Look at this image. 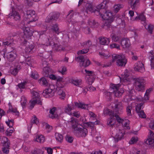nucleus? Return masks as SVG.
<instances>
[{"label": "nucleus", "instance_id": "f257e3e1", "mask_svg": "<svg viewBox=\"0 0 154 154\" xmlns=\"http://www.w3.org/2000/svg\"><path fill=\"white\" fill-rule=\"evenodd\" d=\"M67 122L70 124L74 129L73 133L78 137H85L88 134L87 129L85 128H79L78 126L77 119L75 118L72 117Z\"/></svg>", "mask_w": 154, "mask_h": 154}, {"label": "nucleus", "instance_id": "f03ea898", "mask_svg": "<svg viewBox=\"0 0 154 154\" xmlns=\"http://www.w3.org/2000/svg\"><path fill=\"white\" fill-rule=\"evenodd\" d=\"M75 106L74 104H72L70 105L69 104H68L65 107L64 110L65 112L68 113L69 115H72V113L71 111L75 108V106L78 108H80L82 109H88V104H85L83 103H78L77 102H75Z\"/></svg>", "mask_w": 154, "mask_h": 154}, {"label": "nucleus", "instance_id": "7ed1b4c3", "mask_svg": "<svg viewBox=\"0 0 154 154\" xmlns=\"http://www.w3.org/2000/svg\"><path fill=\"white\" fill-rule=\"evenodd\" d=\"M112 62H114L116 60V64L118 66L125 67L127 63V60L123 54H116L112 56Z\"/></svg>", "mask_w": 154, "mask_h": 154}, {"label": "nucleus", "instance_id": "20e7f679", "mask_svg": "<svg viewBox=\"0 0 154 154\" xmlns=\"http://www.w3.org/2000/svg\"><path fill=\"white\" fill-rule=\"evenodd\" d=\"M136 90L138 91H143L145 90L146 81L142 78H137L134 79Z\"/></svg>", "mask_w": 154, "mask_h": 154}, {"label": "nucleus", "instance_id": "39448f33", "mask_svg": "<svg viewBox=\"0 0 154 154\" xmlns=\"http://www.w3.org/2000/svg\"><path fill=\"white\" fill-rule=\"evenodd\" d=\"M110 88L113 90V93L114 95L118 97H120L124 92V88H121L120 85L112 84L110 85Z\"/></svg>", "mask_w": 154, "mask_h": 154}, {"label": "nucleus", "instance_id": "423d86ee", "mask_svg": "<svg viewBox=\"0 0 154 154\" xmlns=\"http://www.w3.org/2000/svg\"><path fill=\"white\" fill-rule=\"evenodd\" d=\"M32 98L29 101L30 108L31 109L34 107L36 104L42 105V102L40 100L39 94L36 92L33 91L32 92Z\"/></svg>", "mask_w": 154, "mask_h": 154}, {"label": "nucleus", "instance_id": "0eeeda50", "mask_svg": "<svg viewBox=\"0 0 154 154\" xmlns=\"http://www.w3.org/2000/svg\"><path fill=\"white\" fill-rule=\"evenodd\" d=\"M26 18L29 19L27 23L35 21L38 19V17L35 14V12L32 10H27L26 12Z\"/></svg>", "mask_w": 154, "mask_h": 154}, {"label": "nucleus", "instance_id": "6e6552de", "mask_svg": "<svg viewBox=\"0 0 154 154\" xmlns=\"http://www.w3.org/2000/svg\"><path fill=\"white\" fill-rule=\"evenodd\" d=\"M114 111L115 113L119 115L122 114L123 112V106L122 103L119 101L118 100H116L114 101Z\"/></svg>", "mask_w": 154, "mask_h": 154}, {"label": "nucleus", "instance_id": "1a4fd4ad", "mask_svg": "<svg viewBox=\"0 0 154 154\" xmlns=\"http://www.w3.org/2000/svg\"><path fill=\"white\" fill-rule=\"evenodd\" d=\"M85 71L86 72V78L87 79L86 82L87 83L90 84H92L96 78V75H95L94 72L87 70L85 69Z\"/></svg>", "mask_w": 154, "mask_h": 154}, {"label": "nucleus", "instance_id": "9d476101", "mask_svg": "<svg viewBox=\"0 0 154 154\" xmlns=\"http://www.w3.org/2000/svg\"><path fill=\"white\" fill-rule=\"evenodd\" d=\"M59 14L56 12H52L50 13L47 17L45 22L47 23H52L56 21L59 18Z\"/></svg>", "mask_w": 154, "mask_h": 154}, {"label": "nucleus", "instance_id": "9b49d317", "mask_svg": "<svg viewBox=\"0 0 154 154\" xmlns=\"http://www.w3.org/2000/svg\"><path fill=\"white\" fill-rule=\"evenodd\" d=\"M58 38L56 37H50L49 38H46V40H47L48 41L46 45L47 46H52L54 48L55 46H57V43H58Z\"/></svg>", "mask_w": 154, "mask_h": 154}, {"label": "nucleus", "instance_id": "f8f14e48", "mask_svg": "<svg viewBox=\"0 0 154 154\" xmlns=\"http://www.w3.org/2000/svg\"><path fill=\"white\" fill-rule=\"evenodd\" d=\"M54 90L50 88L45 89L43 91L42 94L45 98L52 97L54 95Z\"/></svg>", "mask_w": 154, "mask_h": 154}, {"label": "nucleus", "instance_id": "ddd939ff", "mask_svg": "<svg viewBox=\"0 0 154 154\" xmlns=\"http://www.w3.org/2000/svg\"><path fill=\"white\" fill-rule=\"evenodd\" d=\"M134 66V69L135 71L143 72L145 70L143 65L142 62H138L135 63Z\"/></svg>", "mask_w": 154, "mask_h": 154}, {"label": "nucleus", "instance_id": "4468645a", "mask_svg": "<svg viewBox=\"0 0 154 154\" xmlns=\"http://www.w3.org/2000/svg\"><path fill=\"white\" fill-rule=\"evenodd\" d=\"M9 17L16 21L19 20L20 19L21 16L16 11L12 10L11 13L9 14Z\"/></svg>", "mask_w": 154, "mask_h": 154}, {"label": "nucleus", "instance_id": "2eb2a0df", "mask_svg": "<svg viewBox=\"0 0 154 154\" xmlns=\"http://www.w3.org/2000/svg\"><path fill=\"white\" fill-rule=\"evenodd\" d=\"M33 32L29 28L27 27H25L24 29V35L23 37L24 38L29 39L30 38L31 36L32 35Z\"/></svg>", "mask_w": 154, "mask_h": 154}, {"label": "nucleus", "instance_id": "dca6fc26", "mask_svg": "<svg viewBox=\"0 0 154 154\" xmlns=\"http://www.w3.org/2000/svg\"><path fill=\"white\" fill-rule=\"evenodd\" d=\"M150 137L147 139L145 141V143L148 145H152L154 142V133L151 130H149Z\"/></svg>", "mask_w": 154, "mask_h": 154}, {"label": "nucleus", "instance_id": "f3484780", "mask_svg": "<svg viewBox=\"0 0 154 154\" xmlns=\"http://www.w3.org/2000/svg\"><path fill=\"white\" fill-rule=\"evenodd\" d=\"M105 12L103 13L102 18L104 20H111L113 19V15L109 11H107L106 10Z\"/></svg>", "mask_w": 154, "mask_h": 154}, {"label": "nucleus", "instance_id": "a211bd4d", "mask_svg": "<svg viewBox=\"0 0 154 154\" xmlns=\"http://www.w3.org/2000/svg\"><path fill=\"white\" fill-rule=\"evenodd\" d=\"M121 44L123 48H128L130 45V40L127 38H123L121 40Z\"/></svg>", "mask_w": 154, "mask_h": 154}, {"label": "nucleus", "instance_id": "6ab92c4d", "mask_svg": "<svg viewBox=\"0 0 154 154\" xmlns=\"http://www.w3.org/2000/svg\"><path fill=\"white\" fill-rule=\"evenodd\" d=\"M52 73L53 71L49 67H45L43 69L42 74L45 77H48Z\"/></svg>", "mask_w": 154, "mask_h": 154}, {"label": "nucleus", "instance_id": "aec40b11", "mask_svg": "<svg viewBox=\"0 0 154 154\" xmlns=\"http://www.w3.org/2000/svg\"><path fill=\"white\" fill-rule=\"evenodd\" d=\"M106 21L103 23V28L107 29H108L111 27V23L113 21L114 19L111 20H105Z\"/></svg>", "mask_w": 154, "mask_h": 154}, {"label": "nucleus", "instance_id": "412c9836", "mask_svg": "<svg viewBox=\"0 0 154 154\" xmlns=\"http://www.w3.org/2000/svg\"><path fill=\"white\" fill-rule=\"evenodd\" d=\"M56 107H54L50 109L49 113L51 114L49 115V116L52 119L57 118L58 116L57 114L55 113V111H56Z\"/></svg>", "mask_w": 154, "mask_h": 154}, {"label": "nucleus", "instance_id": "4be33fe9", "mask_svg": "<svg viewBox=\"0 0 154 154\" xmlns=\"http://www.w3.org/2000/svg\"><path fill=\"white\" fill-rule=\"evenodd\" d=\"M38 82L41 85L47 86L48 85V82L47 80L45 77H42L39 79Z\"/></svg>", "mask_w": 154, "mask_h": 154}, {"label": "nucleus", "instance_id": "5701e85b", "mask_svg": "<svg viewBox=\"0 0 154 154\" xmlns=\"http://www.w3.org/2000/svg\"><path fill=\"white\" fill-rule=\"evenodd\" d=\"M116 120L114 118V116H112L108 119L107 122L108 125L109 126L112 127L115 124Z\"/></svg>", "mask_w": 154, "mask_h": 154}, {"label": "nucleus", "instance_id": "b1692460", "mask_svg": "<svg viewBox=\"0 0 154 154\" xmlns=\"http://www.w3.org/2000/svg\"><path fill=\"white\" fill-rule=\"evenodd\" d=\"M124 133L122 130L119 131L115 136V138L117 139V141L121 140L124 137Z\"/></svg>", "mask_w": 154, "mask_h": 154}, {"label": "nucleus", "instance_id": "393cba45", "mask_svg": "<svg viewBox=\"0 0 154 154\" xmlns=\"http://www.w3.org/2000/svg\"><path fill=\"white\" fill-rule=\"evenodd\" d=\"M99 42L100 44L103 45H107L108 42H107V38L103 37H100L99 38Z\"/></svg>", "mask_w": 154, "mask_h": 154}, {"label": "nucleus", "instance_id": "a878e982", "mask_svg": "<svg viewBox=\"0 0 154 154\" xmlns=\"http://www.w3.org/2000/svg\"><path fill=\"white\" fill-rule=\"evenodd\" d=\"M3 140V147H6V148H10V141L7 137H4L2 138Z\"/></svg>", "mask_w": 154, "mask_h": 154}, {"label": "nucleus", "instance_id": "bb28decb", "mask_svg": "<svg viewBox=\"0 0 154 154\" xmlns=\"http://www.w3.org/2000/svg\"><path fill=\"white\" fill-rule=\"evenodd\" d=\"M106 6V3H104V2H102L100 4L96 7V8L98 10H101L103 13H104L105 11L106 10L104 9Z\"/></svg>", "mask_w": 154, "mask_h": 154}, {"label": "nucleus", "instance_id": "cd10ccee", "mask_svg": "<svg viewBox=\"0 0 154 154\" xmlns=\"http://www.w3.org/2000/svg\"><path fill=\"white\" fill-rule=\"evenodd\" d=\"M7 56V58L9 59V61L12 62L15 59L16 54L13 52H11Z\"/></svg>", "mask_w": 154, "mask_h": 154}, {"label": "nucleus", "instance_id": "c85d7f7f", "mask_svg": "<svg viewBox=\"0 0 154 154\" xmlns=\"http://www.w3.org/2000/svg\"><path fill=\"white\" fill-rule=\"evenodd\" d=\"M52 30H53L55 32L56 34L58 35L60 32L59 31V29L58 28V25L56 23L55 24H53L51 28Z\"/></svg>", "mask_w": 154, "mask_h": 154}, {"label": "nucleus", "instance_id": "c756f323", "mask_svg": "<svg viewBox=\"0 0 154 154\" xmlns=\"http://www.w3.org/2000/svg\"><path fill=\"white\" fill-rule=\"evenodd\" d=\"M45 140V137L42 135H38L35 139L36 141L40 143H43Z\"/></svg>", "mask_w": 154, "mask_h": 154}, {"label": "nucleus", "instance_id": "7c9ffc66", "mask_svg": "<svg viewBox=\"0 0 154 154\" xmlns=\"http://www.w3.org/2000/svg\"><path fill=\"white\" fill-rule=\"evenodd\" d=\"M86 8V11L88 13V11H89L91 12L94 11V8L92 7V5L89 3H87L85 6Z\"/></svg>", "mask_w": 154, "mask_h": 154}, {"label": "nucleus", "instance_id": "2f4dec72", "mask_svg": "<svg viewBox=\"0 0 154 154\" xmlns=\"http://www.w3.org/2000/svg\"><path fill=\"white\" fill-rule=\"evenodd\" d=\"M131 7L132 9L134 8L136 5L139 2V0H130Z\"/></svg>", "mask_w": 154, "mask_h": 154}, {"label": "nucleus", "instance_id": "473e14b6", "mask_svg": "<svg viewBox=\"0 0 154 154\" xmlns=\"http://www.w3.org/2000/svg\"><path fill=\"white\" fill-rule=\"evenodd\" d=\"M92 12H94L95 14L97 16L100 15V17H102V16L103 15V12L101 11V10H98L97 9L94 8V11H92Z\"/></svg>", "mask_w": 154, "mask_h": 154}, {"label": "nucleus", "instance_id": "72a5a7b5", "mask_svg": "<svg viewBox=\"0 0 154 154\" xmlns=\"http://www.w3.org/2000/svg\"><path fill=\"white\" fill-rule=\"evenodd\" d=\"M39 121L38 119L36 118V116H34V118L32 119L31 122V125L30 128H32L33 124H35L36 125H37Z\"/></svg>", "mask_w": 154, "mask_h": 154}, {"label": "nucleus", "instance_id": "f704fd0d", "mask_svg": "<svg viewBox=\"0 0 154 154\" xmlns=\"http://www.w3.org/2000/svg\"><path fill=\"white\" fill-rule=\"evenodd\" d=\"M104 94L105 95V97L109 101L112 100V93H110L109 92L106 91L104 92Z\"/></svg>", "mask_w": 154, "mask_h": 154}, {"label": "nucleus", "instance_id": "c9c22d12", "mask_svg": "<svg viewBox=\"0 0 154 154\" xmlns=\"http://www.w3.org/2000/svg\"><path fill=\"white\" fill-rule=\"evenodd\" d=\"M11 112L15 113V115L17 116L19 115V112L17 111V109H14L12 107L11 109H9L7 112V113H9Z\"/></svg>", "mask_w": 154, "mask_h": 154}, {"label": "nucleus", "instance_id": "e433bc0d", "mask_svg": "<svg viewBox=\"0 0 154 154\" xmlns=\"http://www.w3.org/2000/svg\"><path fill=\"white\" fill-rule=\"evenodd\" d=\"M56 138L57 140L60 143H61L63 139V137L61 134L57 133L56 134Z\"/></svg>", "mask_w": 154, "mask_h": 154}, {"label": "nucleus", "instance_id": "4c0bfd02", "mask_svg": "<svg viewBox=\"0 0 154 154\" xmlns=\"http://www.w3.org/2000/svg\"><path fill=\"white\" fill-rule=\"evenodd\" d=\"M56 51H64L65 50V48L62 47L61 45H58V43H57V46H55L54 48Z\"/></svg>", "mask_w": 154, "mask_h": 154}, {"label": "nucleus", "instance_id": "58836bf2", "mask_svg": "<svg viewBox=\"0 0 154 154\" xmlns=\"http://www.w3.org/2000/svg\"><path fill=\"white\" fill-rule=\"evenodd\" d=\"M91 62L88 59H86L85 62H83L81 66L86 67L90 64Z\"/></svg>", "mask_w": 154, "mask_h": 154}, {"label": "nucleus", "instance_id": "ea45409f", "mask_svg": "<svg viewBox=\"0 0 154 154\" xmlns=\"http://www.w3.org/2000/svg\"><path fill=\"white\" fill-rule=\"evenodd\" d=\"M34 48V46L31 44L28 46L26 47L25 49V51L26 53H28L31 52Z\"/></svg>", "mask_w": 154, "mask_h": 154}, {"label": "nucleus", "instance_id": "a19ab883", "mask_svg": "<svg viewBox=\"0 0 154 154\" xmlns=\"http://www.w3.org/2000/svg\"><path fill=\"white\" fill-rule=\"evenodd\" d=\"M31 77L33 79H36L39 77V75L37 72H32Z\"/></svg>", "mask_w": 154, "mask_h": 154}, {"label": "nucleus", "instance_id": "79ce46f5", "mask_svg": "<svg viewBox=\"0 0 154 154\" xmlns=\"http://www.w3.org/2000/svg\"><path fill=\"white\" fill-rule=\"evenodd\" d=\"M117 114H118L115 113L114 115V117H115L116 118V119L118 122L119 123H122V124H123V122L124 121V119L120 118Z\"/></svg>", "mask_w": 154, "mask_h": 154}, {"label": "nucleus", "instance_id": "37998d69", "mask_svg": "<svg viewBox=\"0 0 154 154\" xmlns=\"http://www.w3.org/2000/svg\"><path fill=\"white\" fill-rule=\"evenodd\" d=\"M154 27V26L152 25H148V26H145V28L147 29L148 32L151 34L152 33V29Z\"/></svg>", "mask_w": 154, "mask_h": 154}, {"label": "nucleus", "instance_id": "c03bdc74", "mask_svg": "<svg viewBox=\"0 0 154 154\" xmlns=\"http://www.w3.org/2000/svg\"><path fill=\"white\" fill-rule=\"evenodd\" d=\"M33 154H43V152L40 149H36L32 152Z\"/></svg>", "mask_w": 154, "mask_h": 154}, {"label": "nucleus", "instance_id": "a18cd8bd", "mask_svg": "<svg viewBox=\"0 0 154 154\" xmlns=\"http://www.w3.org/2000/svg\"><path fill=\"white\" fill-rule=\"evenodd\" d=\"M26 102V97L24 96L22 97L21 98V103L23 108L25 106Z\"/></svg>", "mask_w": 154, "mask_h": 154}, {"label": "nucleus", "instance_id": "49530a36", "mask_svg": "<svg viewBox=\"0 0 154 154\" xmlns=\"http://www.w3.org/2000/svg\"><path fill=\"white\" fill-rule=\"evenodd\" d=\"M87 83L88 85V86L86 87V89H87V91H93L95 90V88L91 85L92 84H90L89 83Z\"/></svg>", "mask_w": 154, "mask_h": 154}, {"label": "nucleus", "instance_id": "de8ad7c7", "mask_svg": "<svg viewBox=\"0 0 154 154\" xmlns=\"http://www.w3.org/2000/svg\"><path fill=\"white\" fill-rule=\"evenodd\" d=\"M136 19H139L141 20L142 21H145L146 20V18L145 17L143 13L140 14L139 16H137L136 18Z\"/></svg>", "mask_w": 154, "mask_h": 154}, {"label": "nucleus", "instance_id": "09e8293b", "mask_svg": "<svg viewBox=\"0 0 154 154\" xmlns=\"http://www.w3.org/2000/svg\"><path fill=\"white\" fill-rule=\"evenodd\" d=\"M71 82L76 86L80 85L81 84V81L78 80L72 79L71 80Z\"/></svg>", "mask_w": 154, "mask_h": 154}, {"label": "nucleus", "instance_id": "8fccbe9b", "mask_svg": "<svg viewBox=\"0 0 154 154\" xmlns=\"http://www.w3.org/2000/svg\"><path fill=\"white\" fill-rule=\"evenodd\" d=\"M82 45L84 47H86L87 45V47L89 48L91 46L92 42L91 41L89 40L86 42L83 43Z\"/></svg>", "mask_w": 154, "mask_h": 154}, {"label": "nucleus", "instance_id": "3c124183", "mask_svg": "<svg viewBox=\"0 0 154 154\" xmlns=\"http://www.w3.org/2000/svg\"><path fill=\"white\" fill-rule=\"evenodd\" d=\"M89 51V49L88 48H84L79 51L77 52V54L79 55L80 54H85L87 53Z\"/></svg>", "mask_w": 154, "mask_h": 154}, {"label": "nucleus", "instance_id": "603ef678", "mask_svg": "<svg viewBox=\"0 0 154 154\" xmlns=\"http://www.w3.org/2000/svg\"><path fill=\"white\" fill-rule=\"evenodd\" d=\"M143 103H141L140 104H138L136 106L135 109L136 111L137 112L140 111H141L142 106L143 105Z\"/></svg>", "mask_w": 154, "mask_h": 154}, {"label": "nucleus", "instance_id": "864d4df0", "mask_svg": "<svg viewBox=\"0 0 154 154\" xmlns=\"http://www.w3.org/2000/svg\"><path fill=\"white\" fill-rule=\"evenodd\" d=\"M58 93L60 95V96H61L62 97H60V98L61 99H64V98L65 97V94L64 92L62 90L60 89L58 91Z\"/></svg>", "mask_w": 154, "mask_h": 154}, {"label": "nucleus", "instance_id": "5fc2aeb1", "mask_svg": "<svg viewBox=\"0 0 154 154\" xmlns=\"http://www.w3.org/2000/svg\"><path fill=\"white\" fill-rule=\"evenodd\" d=\"M89 23L91 27H95L98 25V23H96L94 20H91L89 22Z\"/></svg>", "mask_w": 154, "mask_h": 154}, {"label": "nucleus", "instance_id": "6e6d98bb", "mask_svg": "<svg viewBox=\"0 0 154 154\" xmlns=\"http://www.w3.org/2000/svg\"><path fill=\"white\" fill-rule=\"evenodd\" d=\"M132 108V106H128L127 107L126 112H127V114L128 116L131 115V110Z\"/></svg>", "mask_w": 154, "mask_h": 154}, {"label": "nucleus", "instance_id": "4d7b16f0", "mask_svg": "<svg viewBox=\"0 0 154 154\" xmlns=\"http://www.w3.org/2000/svg\"><path fill=\"white\" fill-rule=\"evenodd\" d=\"M65 139L66 141L69 143H72L73 142V138L69 135H66L65 137Z\"/></svg>", "mask_w": 154, "mask_h": 154}, {"label": "nucleus", "instance_id": "13d9d810", "mask_svg": "<svg viewBox=\"0 0 154 154\" xmlns=\"http://www.w3.org/2000/svg\"><path fill=\"white\" fill-rule=\"evenodd\" d=\"M137 137H133L129 141L130 144H133L136 143L137 141Z\"/></svg>", "mask_w": 154, "mask_h": 154}, {"label": "nucleus", "instance_id": "bf43d9fd", "mask_svg": "<svg viewBox=\"0 0 154 154\" xmlns=\"http://www.w3.org/2000/svg\"><path fill=\"white\" fill-rule=\"evenodd\" d=\"M110 47L111 48H116L118 49L120 48V45L116 43H113L110 45Z\"/></svg>", "mask_w": 154, "mask_h": 154}, {"label": "nucleus", "instance_id": "052dcab7", "mask_svg": "<svg viewBox=\"0 0 154 154\" xmlns=\"http://www.w3.org/2000/svg\"><path fill=\"white\" fill-rule=\"evenodd\" d=\"M137 113H138L140 117L143 118H146V115L145 114V113L143 111L141 110Z\"/></svg>", "mask_w": 154, "mask_h": 154}, {"label": "nucleus", "instance_id": "680f3d73", "mask_svg": "<svg viewBox=\"0 0 154 154\" xmlns=\"http://www.w3.org/2000/svg\"><path fill=\"white\" fill-rule=\"evenodd\" d=\"M111 37L112 38V41L114 42H116L119 40V37L117 36L116 34H114L112 35H111Z\"/></svg>", "mask_w": 154, "mask_h": 154}, {"label": "nucleus", "instance_id": "e2e57ef3", "mask_svg": "<svg viewBox=\"0 0 154 154\" xmlns=\"http://www.w3.org/2000/svg\"><path fill=\"white\" fill-rule=\"evenodd\" d=\"M25 61L26 62V64L30 66H32V61L31 60V58L30 57H28L25 60Z\"/></svg>", "mask_w": 154, "mask_h": 154}, {"label": "nucleus", "instance_id": "0e129e2a", "mask_svg": "<svg viewBox=\"0 0 154 154\" xmlns=\"http://www.w3.org/2000/svg\"><path fill=\"white\" fill-rule=\"evenodd\" d=\"M27 84V82L26 81L23 82H21L19 83L18 85V87L20 88L24 89L25 88V85Z\"/></svg>", "mask_w": 154, "mask_h": 154}, {"label": "nucleus", "instance_id": "69168bd1", "mask_svg": "<svg viewBox=\"0 0 154 154\" xmlns=\"http://www.w3.org/2000/svg\"><path fill=\"white\" fill-rule=\"evenodd\" d=\"M24 3L25 4L29 6H31L32 5V0H24Z\"/></svg>", "mask_w": 154, "mask_h": 154}, {"label": "nucleus", "instance_id": "338daca9", "mask_svg": "<svg viewBox=\"0 0 154 154\" xmlns=\"http://www.w3.org/2000/svg\"><path fill=\"white\" fill-rule=\"evenodd\" d=\"M14 129H8L7 131H5V133L6 134L7 136H10L11 135V134L13 132Z\"/></svg>", "mask_w": 154, "mask_h": 154}, {"label": "nucleus", "instance_id": "774afa93", "mask_svg": "<svg viewBox=\"0 0 154 154\" xmlns=\"http://www.w3.org/2000/svg\"><path fill=\"white\" fill-rule=\"evenodd\" d=\"M151 66L152 69H154V56H151Z\"/></svg>", "mask_w": 154, "mask_h": 154}]
</instances>
